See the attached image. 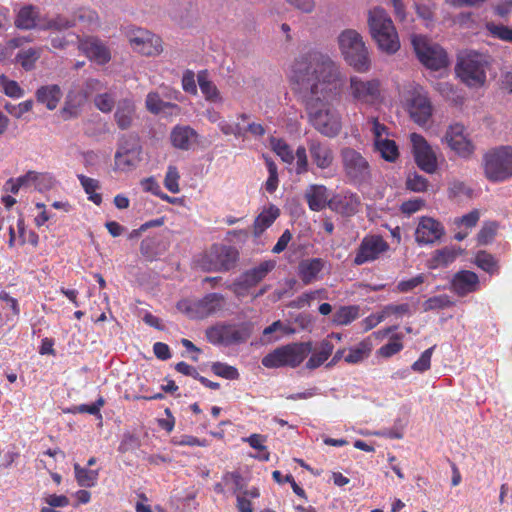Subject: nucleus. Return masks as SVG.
Returning <instances> with one entry per match:
<instances>
[{"label":"nucleus","mask_w":512,"mask_h":512,"mask_svg":"<svg viewBox=\"0 0 512 512\" xmlns=\"http://www.w3.org/2000/svg\"><path fill=\"white\" fill-rule=\"evenodd\" d=\"M292 77L304 93L311 125L325 137L338 136L342 119L329 100L339 93L344 83L339 66L328 54L310 51L295 59Z\"/></svg>","instance_id":"obj_1"},{"label":"nucleus","mask_w":512,"mask_h":512,"mask_svg":"<svg viewBox=\"0 0 512 512\" xmlns=\"http://www.w3.org/2000/svg\"><path fill=\"white\" fill-rule=\"evenodd\" d=\"M489 67L488 55L470 50L458 54L455 72L469 88H480L486 83Z\"/></svg>","instance_id":"obj_2"},{"label":"nucleus","mask_w":512,"mask_h":512,"mask_svg":"<svg viewBox=\"0 0 512 512\" xmlns=\"http://www.w3.org/2000/svg\"><path fill=\"white\" fill-rule=\"evenodd\" d=\"M338 44L346 63L359 73L371 68V58L362 36L356 30L347 29L338 36Z\"/></svg>","instance_id":"obj_3"},{"label":"nucleus","mask_w":512,"mask_h":512,"mask_svg":"<svg viewBox=\"0 0 512 512\" xmlns=\"http://www.w3.org/2000/svg\"><path fill=\"white\" fill-rule=\"evenodd\" d=\"M368 26L380 50L393 54L400 48L398 34L387 12L375 7L368 13Z\"/></svg>","instance_id":"obj_4"},{"label":"nucleus","mask_w":512,"mask_h":512,"mask_svg":"<svg viewBox=\"0 0 512 512\" xmlns=\"http://www.w3.org/2000/svg\"><path fill=\"white\" fill-rule=\"evenodd\" d=\"M312 351V342H293L277 347L265 355L261 363L273 369L280 367H298Z\"/></svg>","instance_id":"obj_5"},{"label":"nucleus","mask_w":512,"mask_h":512,"mask_svg":"<svg viewBox=\"0 0 512 512\" xmlns=\"http://www.w3.org/2000/svg\"><path fill=\"white\" fill-rule=\"evenodd\" d=\"M485 177L491 182H504L512 178V147L500 146L483 156Z\"/></svg>","instance_id":"obj_6"},{"label":"nucleus","mask_w":512,"mask_h":512,"mask_svg":"<svg viewBox=\"0 0 512 512\" xmlns=\"http://www.w3.org/2000/svg\"><path fill=\"white\" fill-rule=\"evenodd\" d=\"M343 172L348 182L362 185L371 180V167L368 160L357 150L345 147L340 151Z\"/></svg>","instance_id":"obj_7"},{"label":"nucleus","mask_w":512,"mask_h":512,"mask_svg":"<svg viewBox=\"0 0 512 512\" xmlns=\"http://www.w3.org/2000/svg\"><path fill=\"white\" fill-rule=\"evenodd\" d=\"M252 334L247 323L240 325L217 324L206 329L207 340L213 345L231 346L246 342Z\"/></svg>","instance_id":"obj_8"},{"label":"nucleus","mask_w":512,"mask_h":512,"mask_svg":"<svg viewBox=\"0 0 512 512\" xmlns=\"http://www.w3.org/2000/svg\"><path fill=\"white\" fill-rule=\"evenodd\" d=\"M142 147L135 135L123 136L117 144L114 156L115 170L128 172L135 169L141 161Z\"/></svg>","instance_id":"obj_9"},{"label":"nucleus","mask_w":512,"mask_h":512,"mask_svg":"<svg viewBox=\"0 0 512 512\" xmlns=\"http://www.w3.org/2000/svg\"><path fill=\"white\" fill-rule=\"evenodd\" d=\"M412 45L419 61L427 68L439 70L448 65L445 50L438 44L432 43L422 36H413Z\"/></svg>","instance_id":"obj_10"},{"label":"nucleus","mask_w":512,"mask_h":512,"mask_svg":"<svg viewBox=\"0 0 512 512\" xmlns=\"http://www.w3.org/2000/svg\"><path fill=\"white\" fill-rule=\"evenodd\" d=\"M223 304V295L219 293H209L197 301H179L177 303V309L190 318L203 319L221 310Z\"/></svg>","instance_id":"obj_11"},{"label":"nucleus","mask_w":512,"mask_h":512,"mask_svg":"<svg viewBox=\"0 0 512 512\" xmlns=\"http://www.w3.org/2000/svg\"><path fill=\"white\" fill-rule=\"evenodd\" d=\"M388 242L377 234L366 235L361 240L358 248L355 251L353 264L361 266L366 263L373 262L380 258L382 254L389 250Z\"/></svg>","instance_id":"obj_12"},{"label":"nucleus","mask_w":512,"mask_h":512,"mask_svg":"<svg viewBox=\"0 0 512 512\" xmlns=\"http://www.w3.org/2000/svg\"><path fill=\"white\" fill-rule=\"evenodd\" d=\"M348 91L354 102L371 105L380 97V82L377 79L364 80L358 76H352Z\"/></svg>","instance_id":"obj_13"},{"label":"nucleus","mask_w":512,"mask_h":512,"mask_svg":"<svg viewBox=\"0 0 512 512\" xmlns=\"http://www.w3.org/2000/svg\"><path fill=\"white\" fill-rule=\"evenodd\" d=\"M410 140L412 143V151L417 166L428 174L435 173L438 166L437 158L433 149L427 143L425 138L420 134L412 133L410 135Z\"/></svg>","instance_id":"obj_14"},{"label":"nucleus","mask_w":512,"mask_h":512,"mask_svg":"<svg viewBox=\"0 0 512 512\" xmlns=\"http://www.w3.org/2000/svg\"><path fill=\"white\" fill-rule=\"evenodd\" d=\"M274 260H266L259 265L246 270L234 283V292L238 296L244 295V292L258 285L275 268Z\"/></svg>","instance_id":"obj_15"},{"label":"nucleus","mask_w":512,"mask_h":512,"mask_svg":"<svg viewBox=\"0 0 512 512\" xmlns=\"http://www.w3.org/2000/svg\"><path fill=\"white\" fill-rule=\"evenodd\" d=\"M207 268L213 271H228L238 259V251L231 246L215 244L205 256Z\"/></svg>","instance_id":"obj_16"},{"label":"nucleus","mask_w":512,"mask_h":512,"mask_svg":"<svg viewBox=\"0 0 512 512\" xmlns=\"http://www.w3.org/2000/svg\"><path fill=\"white\" fill-rule=\"evenodd\" d=\"M129 41L134 51L145 56H156L163 50L160 37L145 29L133 31Z\"/></svg>","instance_id":"obj_17"},{"label":"nucleus","mask_w":512,"mask_h":512,"mask_svg":"<svg viewBox=\"0 0 512 512\" xmlns=\"http://www.w3.org/2000/svg\"><path fill=\"white\" fill-rule=\"evenodd\" d=\"M411 118L419 125H425L432 116V105L422 88H415L408 100Z\"/></svg>","instance_id":"obj_18"},{"label":"nucleus","mask_w":512,"mask_h":512,"mask_svg":"<svg viewBox=\"0 0 512 512\" xmlns=\"http://www.w3.org/2000/svg\"><path fill=\"white\" fill-rule=\"evenodd\" d=\"M78 47L90 60L99 65H105L111 60L109 47L98 37L78 36Z\"/></svg>","instance_id":"obj_19"},{"label":"nucleus","mask_w":512,"mask_h":512,"mask_svg":"<svg viewBox=\"0 0 512 512\" xmlns=\"http://www.w3.org/2000/svg\"><path fill=\"white\" fill-rule=\"evenodd\" d=\"M445 234L443 225L431 217H422L415 231V239L419 245L433 244Z\"/></svg>","instance_id":"obj_20"},{"label":"nucleus","mask_w":512,"mask_h":512,"mask_svg":"<svg viewBox=\"0 0 512 512\" xmlns=\"http://www.w3.org/2000/svg\"><path fill=\"white\" fill-rule=\"evenodd\" d=\"M307 149L313 164L321 170L328 169L334 161V153L331 145L318 138H309L307 140Z\"/></svg>","instance_id":"obj_21"},{"label":"nucleus","mask_w":512,"mask_h":512,"mask_svg":"<svg viewBox=\"0 0 512 512\" xmlns=\"http://www.w3.org/2000/svg\"><path fill=\"white\" fill-rule=\"evenodd\" d=\"M464 132L465 127L462 124L456 123L449 127L445 138L451 149L466 157L472 153L473 145Z\"/></svg>","instance_id":"obj_22"},{"label":"nucleus","mask_w":512,"mask_h":512,"mask_svg":"<svg viewBox=\"0 0 512 512\" xmlns=\"http://www.w3.org/2000/svg\"><path fill=\"white\" fill-rule=\"evenodd\" d=\"M360 198L352 192H345L333 196L328 201V207L336 213L351 216L358 212L360 207Z\"/></svg>","instance_id":"obj_23"},{"label":"nucleus","mask_w":512,"mask_h":512,"mask_svg":"<svg viewBox=\"0 0 512 512\" xmlns=\"http://www.w3.org/2000/svg\"><path fill=\"white\" fill-rule=\"evenodd\" d=\"M479 278L472 271H460L455 274L452 280V288L459 296H465L478 289Z\"/></svg>","instance_id":"obj_24"},{"label":"nucleus","mask_w":512,"mask_h":512,"mask_svg":"<svg viewBox=\"0 0 512 512\" xmlns=\"http://www.w3.org/2000/svg\"><path fill=\"white\" fill-rule=\"evenodd\" d=\"M135 118L136 106L134 101L128 98L121 99L117 103L116 111L114 113V119L117 126L122 130L129 129Z\"/></svg>","instance_id":"obj_25"},{"label":"nucleus","mask_w":512,"mask_h":512,"mask_svg":"<svg viewBox=\"0 0 512 512\" xmlns=\"http://www.w3.org/2000/svg\"><path fill=\"white\" fill-rule=\"evenodd\" d=\"M88 100L82 87L73 86L66 96L65 105L61 110L64 119L76 117L78 109Z\"/></svg>","instance_id":"obj_26"},{"label":"nucleus","mask_w":512,"mask_h":512,"mask_svg":"<svg viewBox=\"0 0 512 512\" xmlns=\"http://www.w3.org/2000/svg\"><path fill=\"white\" fill-rule=\"evenodd\" d=\"M304 198L312 211L318 212L328 206V193L324 185H310L305 191Z\"/></svg>","instance_id":"obj_27"},{"label":"nucleus","mask_w":512,"mask_h":512,"mask_svg":"<svg viewBox=\"0 0 512 512\" xmlns=\"http://www.w3.org/2000/svg\"><path fill=\"white\" fill-rule=\"evenodd\" d=\"M170 137L175 148L189 150L196 142L198 134L190 126H176L173 128Z\"/></svg>","instance_id":"obj_28"},{"label":"nucleus","mask_w":512,"mask_h":512,"mask_svg":"<svg viewBox=\"0 0 512 512\" xmlns=\"http://www.w3.org/2000/svg\"><path fill=\"white\" fill-rule=\"evenodd\" d=\"M325 261L321 258H311L299 263V277L305 285L314 282L323 270Z\"/></svg>","instance_id":"obj_29"},{"label":"nucleus","mask_w":512,"mask_h":512,"mask_svg":"<svg viewBox=\"0 0 512 512\" xmlns=\"http://www.w3.org/2000/svg\"><path fill=\"white\" fill-rule=\"evenodd\" d=\"M334 350L333 343L328 340H322L315 348L312 347V355L306 362V368L314 370L320 367L331 356Z\"/></svg>","instance_id":"obj_30"},{"label":"nucleus","mask_w":512,"mask_h":512,"mask_svg":"<svg viewBox=\"0 0 512 512\" xmlns=\"http://www.w3.org/2000/svg\"><path fill=\"white\" fill-rule=\"evenodd\" d=\"M42 20L43 19L39 18L37 9L32 5H28L19 10L15 19V26L25 30L33 28L39 29Z\"/></svg>","instance_id":"obj_31"},{"label":"nucleus","mask_w":512,"mask_h":512,"mask_svg":"<svg viewBox=\"0 0 512 512\" xmlns=\"http://www.w3.org/2000/svg\"><path fill=\"white\" fill-rule=\"evenodd\" d=\"M36 98L37 101L44 104L47 109L54 110L62 98V91L56 84L41 86L36 91Z\"/></svg>","instance_id":"obj_32"},{"label":"nucleus","mask_w":512,"mask_h":512,"mask_svg":"<svg viewBox=\"0 0 512 512\" xmlns=\"http://www.w3.org/2000/svg\"><path fill=\"white\" fill-rule=\"evenodd\" d=\"M197 82L206 101L214 104H221L223 102V97L221 96L220 91L217 86L208 79V73L206 70L198 73Z\"/></svg>","instance_id":"obj_33"},{"label":"nucleus","mask_w":512,"mask_h":512,"mask_svg":"<svg viewBox=\"0 0 512 512\" xmlns=\"http://www.w3.org/2000/svg\"><path fill=\"white\" fill-rule=\"evenodd\" d=\"M76 26V19L74 17H67L65 15H56L52 18H43L40 22L39 30H52L61 32Z\"/></svg>","instance_id":"obj_34"},{"label":"nucleus","mask_w":512,"mask_h":512,"mask_svg":"<svg viewBox=\"0 0 512 512\" xmlns=\"http://www.w3.org/2000/svg\"><path fill=\"white\" fill-rule=\"evenodd\" d=\"M373 142L375 152H377L383 160L394 163L399 158V149L394 140L386 138Z\"/></svg>","instance_id":"obj_35"},{"label":"nucleus","mask_w":512,"mask_h":512,"mask_svg":"<svg viewBox=\"0 0 512 512\" xmlns=\"http://www.w3.org/2000/svg\"><path fill=\"white\" fill-rule=\"evenodd\" d=\"M360 307L358 305L341 306L333 314L332 322L337 326H346L358 319Z\"/></svg>","instance_id":"obj_36"},{"label":"nucleus","mask_w":512,"mask_h":512,"mask_svg":"<svg viewBox=\"0 0 512 512\" xmlns=\"http://www.w3.org/2000/svg\"><path fill=\"white\" fill-rule=\"evenodd\" d=\"M21 188H29L34 186L36 189L41 190L45 187V183H51V177L47 174L39 173L36 171H28L26 174L16 178Z\"/></svg>","instance_id":"obj_37"},{"label":"nucleus","mask_w":512,"mask_h":512,"mask_svg":"<svg viewBox=\"0 0 512 512\" xmlns=\"http://www.w3.org/2000/svg\"><path fill=\"white\" fill-rule=\"evenodd\" d=\"M279 216V209L271 206L258 215L254 222V234L259 236L264 230L270 227Z\"/></svg>","instance_id":"obj_38"},{"label":"nucleus","mask_w":512,"mask_h":512,"mask_svg":"<svg viewBox=\"0 0 512 512\" xmlns=\"http://www.w3.org/2000/svg\"><path fill=\"white\" fill-rule=\"evenodd\" d=\"M41 56V49L37 47H30L27 49H21L15 59L17 63L21 65L26 71L34 69L35 63Z\"/></svg>","instance_id":"obj_39"},{"label":"nucleus","mask_w":512,"mask_h":512,"mask_svg":"<svg viewBox=\"0 0 512 512\" xmlns=\"http://www.w3.org/2000/svg\"><path fill=\"white\" fill-rule=\"evenodd\" d=\"M145 105L146 109L155 115L165 112L167 109H179L178 105L163 101L157 92H150L147 95Z\"/></svg>","instance_id":"obj_40"},{"label":"nucleus","mask_w":512,"mask_h":512,"mask_svg":"<svg viewBox=\"0 0 512 512\" xmlns=\"http://www.w3.org/2000/svg\"><path fill=\"white\" fill-rule=\"evenodd\" d=\"M73 467L75 478L79 486L90 488L96 485L99 477V470H89L81 467L78 463H75Z\"/></svg>","instance_id":"obj_41"},{"label":"nucleus","mask_w":512,"mask_h":512,"mask_svg":"<svg viewBox=\"0 0 512 512\" xmlns=\"http://www.w3.org/2000/svg\"><path fill=\"white\" fill-rule=\"evenodd\" d=\"M77 178L80 181V184L82 185L85 193L88 195V199L94 204L100 205L102 202V196L101 194L96 193V191L100 188L99 181L82 174H79Z\"/></svg>","instance_id":"obj_42"},{"label":"nucleus","mask_w":512,"mask_h":512,"mask_svg":"<svg viewBox=\"0 0 512 512\" xmlns=\"http://www.w3.org/2000/svg\"><path fill=\"white\" fill-rule=\"evenodd\" d=\"M370 352L371 344L368 341H361L355 347L349 349L344 360L349 364H357L367 358Z\"/></svg>","instance_id":"obj_43"},{"label":"nucleus","mask_w":512,"mask_h":512,"mask_svg":"<svg viewBox=\"0 0 512 512\" xmlns=\"http://www.w3.org/2000/svg\"><path fill=\"white\" fill-rule=\"evenodd\" d=\"M276 333L278 334L270 338L268 340L269 342L279 340L283 335H292L295 333V329L290 325H286L281 320H277L263 330L264 337H268Z\"/></svg>","instance_id":"obj_44"},{"label":"nucleus","mask_w":512,"mask_h":512,"mask_svg":"<svg viewBox=\"0 0 512 512\" xmlns=\"http://www.w3.org/2000/svg\"><path fill=\"white\" fill-rule=\"evenodd\" d=\"M272 150L286 163L291 164L294 160V153L290 146L280 138L272 137L270 139Z\"/></svg>","instance_id":"obj_45"},{"label":"nucleus","mask_w":512,"mask_h":512,"mask_svg":"<svg viewBox=\"0 0 512 512\" xmlns=\"http://www.w3.org/2000/svg\"><path fill=\"white\" fill-rule=\"evenodd\" d=\"M73 17L76 19V23H84L90 30H94L99 26L98 14L89 8H80L74 13Z\"/></svg>","instance_id":"obj_46"},{"label":"nucleus","mask_w":512,"mask_h":512,"mask_svg":"<svg viewBox=\"0 0 512 512\" xmlns=\"http://www.w3.org/2000/svg\"><path fill=\"white\" fill-rule=\"evenodd\" d=\"M454 303L451 301L448 295L442 294L428 298L422 305L423 311H433L445 309L453 306Z\"/></svg>","instance_id":"obj_47"},{"label":"nucleus","mask_w":512,"mask_h":512,"mask_svg":"<svg viewBox=\"0 0 512 512\" xmlns=\"http://www.w3.org/2000/svg\"><path fill=\"white\" fill-rule=\"evenodd\" d=\"M223 484L231 488L232 492L237 495L241 494L247 486L244 478L238 472H227L223 476Z\"/></svg>","instance_id":"obj_48"},{"label":"nucleus","mask_w":512,"mask_h":512,"mask_svg":"<svg viewBox=\"0 0 512 512\" xmlns=\"http://www.w3.org/2000/svg\"><path fill=\"white\" fill-rule=\"evenodd\" d=\"M115 93L109 91L99 93L94 98V104L103 113H109L115 106Z\"/></svg>","instance_id":"obj_49"},{"label":"nucleus","mask_w":512,"mask_h":512,"mask_svg":"<svg viewBox=\"0 0 512 512\" xmlns=\"http://www.w3.org/2000/svg\"><path fill=\"white\" fill-rule=\"evenodd\" d=\"M212 372L222 378L235 380L239 378V372L234 366L222 362H214L211 365Z\"/></svg>","instance_id":"obj_50"},{"label":"nucleus","mask_w":512,"mask_h":512,"mask_svg":"<svg viewBox=\"0 0 512 512\" xmlns=\"http://www.w3.org/2000/svg\"><path fill=\"white\" fill-rule=\"evenodd\" d=\"M429 186L428 180L417 172L409 173L406 179L407 189L413 192H425Z\"/></svg>","instance_id":"obj_51"},{"label":"nucleus","mask_w":512,"mask_h":512,"mask_svg":"<svg viewBox=\"0 0 512 512\" xmlns=\"http://www.w3.org/2000/svg\"><path fill=\"white\" fill-rule=\"evenodd\" d=\"M498 225L496 222L485 223L477 235V240L480 245H487L491 243L496 235Z\"/></svg>","instance_id":"obj_52"},{"label":"nucleus","mask_w":512,"mask_h":512,"mask_svg":"<svg viewBox=\"0 0 512 512\" xmlns=\"http://www.w3.org/2000/svg\"><path fill=\"white\" fill-rule=\"evenodd\" d=\"M266 167L269 173L268 179L265 184V188L269 193H273L278 187V171L275 162L270 159H265Z\"/></svg>","instance_id":"obj_53"},{"label":"nucleus","mask_w":512,"mask_h":512,"mask_svg":"<svg viewBox=\"0 0 512 512\" xmlns=\"http://www.w3.org/2000/svg\"><path fill=\"white\" fill-rule=\"evenodd\" d=\"M476 264L479 268L490 274L494 273L497 269L494 257L485 251H480L477 253Z\"/></svg>","instance_id":"obj_54"},{"label":"nucleus","mask_w":512,"mask_h":512,"mask_svg":"<svg viewBox=\"0 0 512 512\" xmlns=\"http://www.w3.org/2000/svg\"><path fill=\"white\" fill-rule=\"evenodd\" d=\"M104 403H105L104 399L102 397H99L96 400V402H94L92 404H81L78 406H74L71 409V412L72 413H88L91 415H95L101 419L102 416L100 414V409L104 405Z\"/></svg>","instance_id":"obj_55"},{"label":"nucleus","mask_w":512,"mask_h":512,"mask_svg":"<svg viewBox=\"0 0 512 512\" xmlns=\"http://www.w3.org/2000/svg\"><path fill=\"white\" fill-rule=\"evenodd\" d=\"M434 349H435V346H432V347L426 349L421 354L419 359L412 364L411 369L418 373H423V372L429 370L430 366H431V357H432Z\"/></svg>","instance_id":"obj_56"},{"label":"nucleus","mask_w":512,"mask_h":512,"mask_svg":"<svg viewBox=\"0 0 512 512\" xmlns=\"http://www.w3.org/2000/svg\"><path fill=\"white\" fill-rule=\"evenodd\" d=\"M0 85L4 93L12 98H20L23 95V90L16 81L9 80L5 75L0 76Z\"/></svg>","instance_id":"obj_57"},{"label":"nucleus","mask_w":512,"mask_h":512,"mask_svg":"<svg viewBox=\"0 0 512 512\" xmlns=\"http://www.w3.org/2000/svg\"><path fill=\"white\" fill-rule=\"evenodd\" d=\"M180 175L175 166H169L165 175L164 185L171 193H178L180 191L179 181Z\"/></svg>","instance_id":"obj_58"},{"label":"nucleus","mask_w":512,"mask_h":512,"mask_svg":"<svg viewBox=\"0 0 512 512\" xmlns=\"http://www.w3.org/2000/svg\"><path fill=\"white\" fill-rule=\"evenodd\" d=\"M307 150L305 146H298L294 154V159L296 158V173L298 175L309 171Z\"/></svg>","instance_id":"obj_59"},{"label":"nucleus","mask_w":512,"mask_h":512,"mask_svg":"<svg viewBox=\"0 0 512 512\" xmlns=\"http://www.w3.org/2000/svg\"><path fill=\"white\" fill-rule=\"evenodd\" d=\"M324 292V289H320L303 293L290 303V307L301 309L304 308L305 306H309L312 300L316 299L321 293Z\"/></svg>","instance_id":"obj_60"},{"label":"nucleus","mask_w":512,"mask_h":512,"mask_svg":"<svg viewBox=\"0 0 512 512\" xmlns=\"http://www.w3.org/2000/svg\"><path fill=\"white\" fill-rule=\"evenodd\" d=\"M403 349V344L400 341V337L396 336L393 340L383 345L379 350V355L383 357H391Z\"/></svg>","instance_id":"obj_61"},{"label":"nucleus","mask_w":512,"mask_h":512,"mask_svg":"<svg viewBox=\"0 0 512 512\" xmlns=\"http://www.w3.org/2000/svg\"><path fill=\"white\" fill-rule=\"evenodd\" d=\"M82 89L86 94L87 98L89 99L93 94H99L101 91L105 90L106 85L98 79L88 78L84 82Z\"/></svg>","instance_id":"obj_62"},{"label":"nucleus","mask_w":512,"mask_h":512,"mask_svg":"<svg viewBox=\"0 0 512 512\" xmlns=\"http://www.w3.org/2000/svg\"><path fill=\"white\" fill-rule=\"evenodd\" d=\"M424 281L425 276L423 274H419L409 280H402L397 284V291L401 293L409 292L424 283Z\"/></svg>","instance_id":"obj_63"},{"label":"nucleus","mask_w":512,"mask_h":512,"mask_svg":"<svg viewBox=\"0 0 512 512\" xmlns=\"http://www.w3.org/2000/svg\"><path fill=\"white\" fill-rule=\"evenodd\" d=\"M182 88L185 92L196 95L197 85L195 81V74L191 70H186L182 76Z\"/></svg>","instance_id":"obj_64"}]
</instances>
